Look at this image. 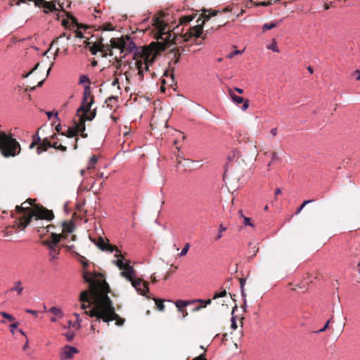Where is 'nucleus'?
I'll return each mask as SVG.
<instances>
[{
    "instance_id": "1",
    "label": "nucleus",
    "mask_w": 360,
    "mask_h": 360,
    "mask_svg": "<svg viewBox=\"0 0 360 360\" xmlns=\"http://www.w3.org/2000/svg\"><path fill=\"white\" fill-rule=\"evenodd\" d=\"M83 278L89 286L88 290L80 293L79 300L82 302L81 307L83 309L94 305L90 310L85 311L86 314L96 317L92 321L91 330H95L96 324L100 323L101 320L106 323L115 321L117 326H122L125 319L115 312L112 302L108 295L110 292V287L103 276L100 273L91 275L89 272H84Z\"/></svg>"
},
{
    "instance_id": "2",
    "label": "nucleus",
    "mask_w": 360,
    "mask_h": 360,
    "mask_svg": "<svg viewBox=\"0 0 360 360\" xmlns=\"http://www.w3.org/2000/svg\"><path fill=\"white\" fill-rule=\"evenodd\" d=\"M153 25L158 30L155 34L158 41L152 42L148 46L143 48L138 52L141 54L140 58H135L134 65L141 77H143L144 70L149 71V67L154 63L160 52L173 44H176L177 37L174 33L166 30L167 25L162 20L157 18Z\"/></svg>"
},
{
    "instance_id": "3",
    "label": "nucleus",
    "mask_w": 360,
    "mask_h": 360,
    "mask_svg": "<svg viewBox=\"0 0 360 360\" xmlns=\"http://www.w3.org/2000/svg\"><path fill=\"white\" fill-rule=\"evenodd\" d=\"M15 212L18 214L23 213L18 220V227L25 229L29 225L32 218L34 217L36 221L39 219H46L51 221L54 218V214L52 210H49L40 204L35 205L33 207L16 206Z\"/></svg>"
},
{
    "instance_id": "4",
    "label": "nucleus",
    "mask_w": 360,
    "mask_h": 360,
    "mask_svg": "<svg viewBox=\"0 0 360 360\" xmlns=\"http://www.w3.org/2000/svg\"><path fill=\"white\" fill-rule=\"evenodd\" d=\"M21 150L20 145L11 134L0 129V152L4 158L15 157Z\"/></svg>"
},
{
    "instance_id": "5",
    "label": "nucleus",
    "mask_w": 360,
    "mask_h": 360,
    "mask_svg": "<svg viewBox=\"0 0 360 360\" xmlns=\"http://www.w3.org/2000/svg\"><path fill=\"white\" fill-rule=\"evenodd\" d=\"M121 270H122L120 273L121 276L130 281L132 286L139 294L146 296V294L149 292L148 283L143 281L141 278H134L135 270L134 267L130 265L129 260L125 262V266Z\"/></svg>"
},
{
    "instance_id": "6",
    "label": "nucleus",
    "mask_w": 360,
    "mask_h": 360,
    "mask_svg": "<svg viewBox=\"0 0 360 360\" xmlns=\"http://www.w3.org/2000/svg\"><path fill=\"white\" fill-rule=\"evenodd\" d=\"M217 13V12L215 11L211 13L207 14L205 11L204 13L202 14V18H203V20H202L201 23L198 24L192 27H190L188 31L186 33H185L183 36L184 41H188L189 39L193 37L195 43L201 44V41L200 43L197 42V39L203 34L202 27L203 25L205 24V22L206 20H209L211 16H215Z\"/></svg>"
},
{
    "instance_id": "7",
    "label": "nucleus",
    "mask_w": 360,
    "mask_h": 360,
    "mask_svg": "<svg viewBox=\"0 0 360 360\" xmlns=\"http://www.w3.org/2000/svg\"><path fill=\"white\" fill-rule=\"evenodd\" d=\"M94 103V98L91 94V91H84V96L82 98V103L80 107L77 110V116L89 117L90 112L94 110L96 111V108L91 109L92 105Z\"/></svg>"
},
{
    "instance_id": "8",
    "label": "nucleus",
    "mask_w": 360,
    "mask_h": 360,
    "mask_svg": "<svg viewBox=\"0 0 360 360\" xmlns=\"http://www.w3.org/2000/svg\"><path fill=\"white\" fill-rule=\"evenodd\" d=\"M94 242L103 251L105 250L109 251L110 252L115 251V257H122L121 251L117 246L105 243L102 237H98L97 241L94 240Z\"/></svg>"
},
{
    "instance_id": "9",
    "label": "nucleus",
    "mask_w": 360,
    "mask_h": 360,
    "mask_svg": "<svg viewBox=\"0 0 360 360\" xmlns=\"http://www.w3.org/2000/svg\"><path fill=\"white\" fill-rule=\"evenodd\" d=\"M151 96V94H149L148 92L134 91V93H131L129 96V101H133L134 102H137L140 104H146L150 101Z\"/></svg>"
},
{
    "instance_id": "10",
    "label": "nucleus",
    "mask_w": 360,
    "mask_h": 360,
    "mask_svg": "<svg viewBox=\"0 0 360 360\" xmlns=\"http://www.w3.org/2000/svg\"><path fill=\"white\" fill-rule=\"evenodd\" d=\"M78 117V123L77 124L76 127H74L75 129H77V134H78L79 132L85 131V122L86 121H91L96 117V110H94V111L91 112L89 117Z\"/></svg>"
},
{
    "instance_id": "11",
    "label": "nucleus",
    "mask_w": 360,
    "mask_h": 360,
    "mask_svg": "<svg viewBox=\"0 0 360 360\" xmlns=\"http://www.w3.org/2000/svg\"><path fill=\"white\" fill-rule=\"evenodd\" d=\"M78 352L76 347L67 345L60 353V360H67L73 357L74 354Z\"/></svg>"
},
{
    "instance_id": "12",
    "label": "nucleus",
    "mask_w": 360,
    "mask_h": 360,
    "mask_svg": "<svg viewBox=\"0 0 360 360\" xmlns=\"http://www.w3.org/2000/svg\"><path fill=\"white\" fill-rule=\"evenodd\" d=\"M232 101L237 105L243 104L242 110H245L249 107V100L245 99L243 96L237 95L235 91H229Z\"/></svg>"
},
{
    "instance_id": "13",
    "label": "nucleus",
    "mask_w": 360,
    "mask_h": 360,
    "mask_svg": "<svg viewBox=\"0 0 360 360\" xmlns=\"http://www.w3.org/2000/svg\"><path fill=\"white\" fill-rule=\"evenodd\" d=\"M123 46V53H127L129 52L133 51L134 49H136V46L134 41L131 40L130 37L126 36L124 38V43L122 44Z\"/></svg>"
},
{
    "instance_id": "14",
    "label": "nucleus",
    "mask_w": 360,
    "mask_h": 360,
    "mask_svg": "<svg viewBox=\"0 0 360 360\" xmlns=\"http://www.w3.org/2000/svg\"><path fill=\"white\" fill-rule=\"evenodd\" d=\"M51 240H44L43 242V244L44 245H55L56 246L57 244L60 242V240L62 239V238H64L65 239V236H64V233H53L52 232L51 233Z\"/></svg>"
},
{
    "instance_id": "15",
    "label": "nucleus",
    "mask_w": 360,
    "mask_h": 360,
    "mask_svg": "<svg viewBox=\"0 0 360 360\" xmlns=\"http://www.w3.org/2000/svg\"><path fill=\"white\" fill-rule=\"evenodd\" d=\"M62 227L63 231L61 233H64L65 239H66L68 238V235L72 233L75 229L74 224L70 221H63Z\"/></svg>"
},
{
    "instance_id": "16",
    "label": "nucleus",
    "mask_w": 360,
    "mask_h": 360,
    "mask_svg": "<svg viewBox=\"0 0 360 360\" xmlns=\"http://www.w3.org/2000/svg\"><path fill=\"white\" fill-rule=\"evenodd\" d=\"M49 250V260L53 262V260L58 259V255L60 254V248L55 245H45Z\"/></svg>"
},
{
    "instance_id": "17",
    "label": "nucleus",
    "mask_w": 360,
    "mask_h": 360,
    "mask_svg": "<svg viewBox=\"0 0 360 360\" xmlns=\"http://www.w3.org/2000/svg\"><path fill=\"white\" fill-rule=\"evenodd\" d=\"M124 37L121 38H112L110 39V49H117L120 50V53H123Z\"/></svg>"
},
{
    "instance_id": "18",
    "label": "nucleus",
    "mask_w": 360,
    "mask_h": 360,
    "mask_svg": "<svg viewBox=\"0 0 360 360\" xmlns=\"http://www.w3.org/2000/svg\"><path fill=\"white\" fill-rule=\"evenodd\" d=\"M41 6L44 8V13H47L49 12L57 11L56 8V5L52 1H43L41 2Z\"/></svg>"
},
{
    "instance_id": "19",
    "label": "nucleus",
    "mask_w": 360,
    "mask_h": 360,
    "mask_svg": "<svg viewBox=\"0 0 360 360\" xmlns=\"http://www.w3.org/2000/svg\"><path fill=\"white\" fill-rule=\"evenodd\" d=\"M51 147V142L47 139H44L37 148V152L38 154H40L43 151H46Z\"/></svg>"
},
{
    "instance_id": "20",
    "label": "nucleus",
    "mask_w": 360,
    "mask_h": 360,
    "mask_svg": "<svg viewBox=\"0 0 360 360\" xmlns=\"http://www.w3.org/2000/svg\"><path fill=\"white\" fill-rule=\"evenodd\" d=\"M191 302H194V303L198 302V303L202 304V307H196L193 309V311H198L200 310L201 309L205 308L207 305L210 304L212 303V300L208 299V300H205L198 299V300H192Z\"/></svg>"
},
{
    "instance_id": "21",
    "label": "nucleus",
    "mask_w": 360,
    "mask_h": 360,
    "mask_svg": "<svg viewBox=\"0 0 360 360\" xmlns=\"http://www.w3.org/2000/svg\"><path fill=\"white\" fill-rule=\"evenodd\" d=\"M99 52L102 53V57L106 56L108 54L112 56V49L108 45H104L101 42L99 43Z\"/></svg>"
},
{
    "instance_id": "22",
    "label": "nucleus",
    "mask_w": 360,
    "mask_h": 360,
    "mask_svg": "<svg viewBox=\"0 0 360 360\" xmlns=\"http://www.w3.org/2000/svg\"><path fill=\"white\" fill-rule=\"evenodd\" d=\"M158 114L159 113L155 112L153 115L152 119H151V125L155 124V125H160V126H163L164 127H167V120L165 119V120H162V122L161 123H159V122H158L159 115Z\"/></svg>"
},
{
    "instance_id": "23",
    "label": "nucleus",
    "mask_w": 360,
    "mask_h": 360,
    "mask_svg": "<svg viewBox=\"0 0 360 360\" xmlns=\"http://www.w3.org/2000/svg\"><path fill=\"white\" fill-rule=\"evenodd\" d=\"M11 291H16L18 295H21L23 287L22 286V282L20 281H15L13 284V287L11 288Z\"/></svg>"
},
{
    "instance_id": "24",
    "label": "nucleus",
    "mask_w": 360,
    "mask_h": 360,
    "mask_svg": "<svg viewBox=\"0 0 360 360\" xmlns=\"http://www.w3.org/2000/svg\"><path fill=\"white\" fill-rule=\"evenodd\" d=\"M79 83L84 84V90H90V81L88 77L82 75L79 78Z\"/></svg>"
},
{
    "instance_id": "25",
    "label": "nucleus",
    "mask_w": 360,
    "mask_h": 360,
    "mask_svg": "<svg viewBox=\"0 0 360 360\" xmlns=\"http://www.w3.org/2000/svg\"><path fill=\"white\" fill-rule=\"evenodd\" d=\"M194 302H191V301H185V300H177L175 302V305L178 308L179 311H181L182 309L188 306V304H193Z\"/></svg>"
},
{
    "instance_id": "26",
    "label": "nucleus",
    "mask_w": 360,
    "mask_h": 360,
    "mask_svg": "<svg viewBox=\"0 0 360 360\" xmlns=\"http://www.w3.org/2000/svg\"><path fill=\"white\" fill-rule=\"evenodd\" d=\"M61 135L67 136L68 138L75 137L77 135V129H75L74 127H70L68 128L66 132H62Z\"/></svg>"
},
{
    "instance_id": "27",
    "label": "nucleus",
    "mask_w": 360,
    "mask_h": 360,
    "mask_svg": "<svg viewBox=\"0 0 360 360\" xmlns=\"http://www.w3.org/2000/svg\"><path fill=\"white\" fill-rule=\"evenodd\" d=\"M70 35H68L65 32L62 33L58 37L56 38L51 44L49 50L51 49L55 44L58 43V41L60 39H62L63 38H66L67 40L70 39Z\"/></svg>"
},
{
    "instance_id": "28",
    "label": "nucleus",
    "mask_w": 360,
    "mask_h": 360,
    "mask_svg": "<svg viewBox=\"0 0 360 360\" xmlns=\"http://www.w3.org/2000/svg\"><path fill=\"white\" fill-rule=\"evenodd\" d=\"M105 103L108 107H110L111 108L114 106H116L117 104V97L116 96H112L109 97L105 100Z\"/></svg>"
},
{
    "instance_id": "29",
    "label": "nucleus",
    "mask_w": 360,
    "mask_h": 360,
    "mask_svg": "<svg viewBox=\"0 0 360 360\" xmlns=\"http://www.w3.org/2000/svg\"><path fill=\"white\" fill-rule=\"evenodd\" d=\"M238 214L239 216L243 219V224H244V226H250L251 227H253L254 225L251 222V219L249 218V217H245L243 213H242V211L240 210L238 212Z\"/></svg>"
},
{
    "instance_id": "30",
    "label": "nucleus",
    "mask_w": 360,
    "mask_h": 360,
    "mask_svg": "<svg viewBox=\"0 0 360 360\" xmlns=\"http://www.w3.org/2000/svg\"><path fill=\"white\" fill-rule=\"evenodd\" d=\"M117 260H114L112 262L113 264H115L116 266H117L119 267L120 269H122L124 268V266H125V262H124V256L122 255V257H117Z\"/></svg>"
},
{
    "instance_id": "31",
    "label": "nucleus",
    "mask_w": 360,
    "mask_h": 360,
    "mask_svg": "<svg viewBox=\"0 0 360 360\" xmlns=\"http://www.w3.org/2000/svg\"><path fill=\"white\" fill-rule=\"evenodd\" d=\"M97 160H98V158H97V157L96 155L91 156L90 160H89V161L87 169H94V167H95V165L97 162Z\"/></svg>"
},
{
    "instance_id": "32",
    "label": "nucleus",
    "mask_w": 360,
    "mask_h": 360,
    "mask_svg": "<svg viewBox=\"0 0 360 360\" xmlns=\"http://www.w3.org/2000/svg\"><path fill=\"white\" fill-rule=\"evenodd\" d=\"M281 0H268L267 1H261L256 4V6H269L273 3H277L281 1Z\"/></svg>"
},
{
    "instance_id": "33",
    "label": "nucleus",
    "mask_w": 360,
    "mask_h": 360,
    "mask_svg": "<svg viewBox=\"0 0 360 360\" xmlns=\"http://www.w3.org/2000/svg\"><path fill=\"white\" fill-rule=\"evenodd\" d=\"M49 311L51 314L58 316L59 318H61L63 316V313L62 312V311L60 309L55 307H51L49 309Z\"/></svg>"
},
{
    "instance_id": "34",
    "label": "nucleus",
    "mask_w": 360,
    "mask_h": 360,
    "mask_svg": "<svg viewBox=\"0 0 360 360\" xmlns=\"http://www.w3.org/2000/svg\"><path fill=\"white\" fill-rule=\"evenodd\" d=\"M154 300L158 310L163 311L165 309L164 301L161 299H155Z\"/></svg>"
},
{
    "instance_id": "35",
    "label": "nucleus",
    "mask_w": 360,
    "mask_h": 360,
    "mask_svg": "<svg viewBox=\"0 0 360 360\" xmlns=\"http://www.w3.org/2000/svg\"><path fill=\"white\" fill-rule=\"evenodd\" d=\"M193 15H184L181 16L179 19L180 24H186L189 22H191L193 19Z\"/></svg>"
},
{
    "instance_id": "36",
    "label": "nucleus",
    "mask_w": 360,
    "mask_h": 360,
    "mask_svg": "<svg viewBox=\"0 0 360 360\" xmlns=\"http://www.w3.org/2000/svg\"><path fill=\"white\" fill-rule=\"evenodd\" d=\"M100 29L105 31H112L115 30V27L112 23L108 22L103 24L102 26H100Z\"/></svg>"
},
{
    "instance_id": "37",
    "label": "nucleus",
    "mask_w": 360,
    "mask_h": 360,
    "mask_svg": "<svg viewBox=\"0 0 360 360\" xmlns=\"http://www.w3.org/2000/svg\"><path fill=\"white\" fill-rule=\"evenodd\" d=\"M278 23L274 22H271L270 23H265L262 27V30L264 32L266 31V30H271V29L276 27L278 25Z\"/></svg>"
},
{
    "instance_id": "38",
    "label": "nucleus",
    "mask_w": 360,
    "mask_h": 360,
    "mask_svg": "<svg viewBox=\"0 0 360 360\" xmlns=\"http://www.w3.org/2000/svg\"><path fill=\"white\" fill-rule=\"evenodd\" d=\"M51 147L63 152L67 150L66 146H64L62 144H59L58 142H54L53 144H51Z\"/></svg>"
},
{
    "instance_id": "39",
    "label": "nucleus",
    "mask_w": 360,
    "mask_h": 360,
    "mask_svg": "<svg viewBox=\"0 0 360 360\" xmlns=\"http://www.w3.org/2000/svg\"><path fill=\"white\" fill-rule=\"evenodd\" d=\"M92 55H96L99 51V43H94L89 49Z\"/></svg>"
},
{
    "instance_id": "40",
    "label": "nucleus",
    "mask_w": 360,
    "mask_h": 360,
    "mask_svg": "<svg viewBox=\"0 0 360 360\" xmlns=\"http://www.w3.org/2000/svg\"><path fill=\"white\" fill-rule=\"evenodd\" d=\"M39 66V63H37L35 65V66L30 71L28 72L27 73H23L22 74V78H26L28 76H30V75H32L34 73V72L37 70L38 67Z\"/></svg>"
},
{
    "instance_id": "41",
    "label": "nucleus",
    "mask_w": 360,
    "mask_h": 360,
    "mask_svg": "<svg viewBox=\"0 0 360 360\" xmlns=\"http://www.w3.org/2000/svg\"><path fill=\"white\" fill-rule=\"evenodd\" d=\"M0 315L2 316L4 318L8 319L9 321H13L15 320V318L10 314H8L5 311L0 312Z\"/></svg>"
},
{
    "instance_id": "42",
    "label": "nucleus",
    "mask_w": 360,
    "mask_h": 360,
    "mask_svg": "<svg viewBox=\"0 0 360 360\" xmlns=\"http://www.w3.org/2000/svg\"><path fill=\"white\" fill-rule=\"evenodd\" d=\"M227 292H226V290H223L222 291H221L220 292H215L214 296H213V300H216V299H218L219 297H225L226 295Z\"/></svg>"
},
{
    "instance_id": "43",
    "label": "nucleus",
    "mask_w": 360,
    "mask_h": 360,
    "mask_svg": "<svg viewBox=\"0 0 360 360\" xmlns=\"http://www.w3.org/2000/svg\"><path fill=\"white\" fill-rule=\"evenodd\" d=\"M54 228V226L53 225H47V226H37V231L39 232L41 231V229H46V232H51L52 229Z\"/></svg>"
},
{
    "instance_id": "44",
    "label": "nucleus",
    "mask_w": 360,
    "mask_h": 360,
    "mask_svg": "<svg viewBox=\"0 0 360 360\" xmlns=\"http://www.w3.org/2000/svg\"><path fill=\"white\" fill-rule=\"evenodd\" d=\"M44 79H42L37 82L36 85H28L24 90H28V87L30 89V90H34L37 87H41L42 84L44 83Z\"/></svg>"
},
{
    "instance_id": "45",
    "label": "nucleus",
    "mask_w": 360,
    "mask_h": 360,
    "mask_svg": "<svg viewBox=\"0 0 360 360\" xmlns=\"http://www.w3.org/2000/svg\"><path fill=\"white\" fill-rule=\"evenodd\" d=\"M245 49H243V50H236V51H234L233 52H231L229 53L226 58H233L234 56L236 55H238V54H242L243 52H244Z\"/></svg>"
},
{
    "instance_id": "46",
    "label": "nucleus",
    "mask_w": 360,
    "mask_h": 360,
    "mask_svg": "<svg viewBox=\"0 0 360 360\" xmlns=\"http://www.w3.org/2000/svg\"><path fill=\"white\" fill-rule=\"evenodd\" d=\"M35 202L36 199L28 198L27 199L26 201L22 202L20 206H23L24 205L28 204V205L32 206V207H33L36 205Z\"/></svg>"
},
{
    "instance_id": "47",
    "label": "nucleus",
    "mask_w": 360,
    "mask_h": 360,
    "mask_svg": "<svg viewBox=\"0 0 360 360\" xmlns=\"http://www.w3.org/2000/svg\"><path fill=\"white\" fill-rule=\"evenodd\" d=\"M278 160V158L277 156V153L275 151L272 152L271 161L267 165L268 167H269L271 166V163L276 162Z\"/></svg>"
},
{
    "instance_id": "48",
    "label": "nucleus",
    "mask_w": 360,
    "mask_h": 360,
    "mask_svg": "<svg viewBox=\"0 0 360 360\" xmlns=\"http://www.w3.org/2000/svg\"><path fill=\"white\" fill-rule=\"evenodd\" d=\"M267 49H271V50H272L274 52H277V53L279 52V49H278V48L277 46V44L274 41H273L272 44H271L270 45H269L267 46Z\"/></svg>"
},
{
    "instance_id": "49",
    "label": "nucleus",
    "mask_w": 360,
    "mask_h": 360,
    "mask_svg": "<svg viewBox=\"0 0 360 360\" xmlns=\"http://www.w3.org/2000/svg\"><path fill=\"white\" fill-rule=\"evenodd\" d=\"M22 3H26L27 1H32L34 3L35 6H41V2L44 1L45 0H19Z\"/></svg>"
},
{
    "instance_id": "50",
    "label": "nucleus",
    "mask_w": 360,
    "mask_h": 360,
    "mask_svg": "<svg viewBox=\"0 0 360 360\" xmlns=\"http://www.w3.org/2000/svg\"><path fill=\"white\" fill-rule=\"evenodd\" d=\"M226 230V227L224 226L222 224H220L219 234L216 238L217 240H219L222 237V232L225 231Z\"/></svg>"
},
{
    "instance_id": "51",
    "label": "nucleus",
    "mask_w": 360,
    "mask_h": 360,
    "mask_svg": "<svg viewBox=\"0 0 360 360\" xmlns=\"http://www.w3.org/2000/svg\"><path fill=\"white\" fill-rule=\"evenodd\" d=\"M189 248H190V244L189 243L185 244L184 248L182 249V250L180 253V256H185L188 253Z\"/></svg>"
},
{
    "instance_id": "52",
    "label": "nucleus",
    "mask_w": 360,
    "mask_h": 360,
    "mask_svg": "<svg viewBox=\"0 0 360 360\" xmlns=\"http://www.w3.org/2000/svg\"><path fill=\"white\" fill-rule=\"evenodd\" d=\"M245 279L240 278V285L241 293H242V296L243 297H245V292H244V285H245Z\"/></svg>"
},
{
    "instance_id": "53",
    "label": "nucleus",
    "mask_w": 360,
    "mask_h": 360,
    "mask_svg": "<svg viewBox=\"0 0 360 360\" xmlns=\"http://www.w3.org/2000/svg\"><path fill=\"white\" fill-rule=\"evenodd\" d=\"M312 202V200H305L303 202V203L300 206V207L297 209V212H296V214H299L302 210L304 207V206L306 205H307L308 203Z\"/></svg>"
},
{
    "instance_id": "54",
    "label": "nucleus",
    "mask_w": 360,
    "mask_h": 360,
    "mask_svg": "<svg viewBox=\"0 0 360 360\" xmlns=\"http://www.w3.org/2000/svg\"><path fill=\"white\" fill-rule=\"evenodd\" d=\"M258 251H259V248L256 245H254V246L252 248V251H250V252H252V255L251 256H250V258H252L253 257L256 256Z\"/></svg>"
},
{
    "instance_id": "55",
    "label": "nucleus",
    "mask_w": 360,
    "mask_h": 360,
    "mask_svg": "<svg viewBox=\"0 0 360 360\" xmlns=\"http://www.w3.org/2000/svg\"><path fill=\"white\" fill-rule=\"evenodd\" d=\"M19 326V323L18 322H15V323H13L12 324H11L10 326V330H11V332L13 334L14 333V330L15 328H17Z\"/></svg>"
},
{
    "instance_id": "56",
    "label": "nucleus",
    "mask_w": 360,
    "mask_h": 360,
    "mask_svg": "<svg viewBox=\"0 0 360 360\" xmlns=\"http://www.w3.org/2000/svg\"><path fill=\"white\" fill-rule=\"evenodd\" d=\"M330 321V320H328L326 323V324L323 326V327L322 328H321L319 330H318L316 333H323V332L326 331L328 328Z\"/></svg>"
},
{
    "instance_id": "57",
    "label": "nucleus",
    "mask_w": 360,
    "mask_h": 360,
    "mask_svg": "<svg viewBox=\"0 0 360 360\" xmlns=\"http://www.w3.org/2000/svg\"><path fill=\"white\" fill-rule=\"evenodd\" d=\"M47 116H48V118L49 119H51V117L54 115V117H56V119L58 120V112L56 111L54 114L53 112H46Z\"/></svg>"
},
{
    "instance_id": "58",
    "label": "nucleus",
    "mask_w": 360,
    "mask_h": 360,
    "mask_svg": "<svg viewBox=\"0 0 360 360\" xmlns=\"http://www.w3.org/2000/svg\"><path fill=\"white\" fill-rule=\"evenodd\" d=\"M231 321V328L233 330H236L237 328V324H236V321L235 317H232Z\"/></svg>"
},
{
    "instance_id": "59",
    "label": "nucleus",
    "mask_w": 360,
    "mask_h": 360,
    "mask_svg": "<svg viewBox=\"0 0 360 360\" xmlns=\"http://www.w3.org/2000/svg\"><path fill=\"white\" fill-rule=\"evenodd\" d=\"M75 36L77 38H85V37L83 35V33L79 30L75 31Z\"/></svg>"
},
{
    "instance_id": "60",
    "label": "nucleus",
    "mask_w": 360,
    "mask_h": 360,
    "mask_svg": "<svg viewBox=\"0 0 360 360\" xmlns=\"http://www.w3.org/2000/svg\"><path fill=\"white\" fill-rule=\"evenodd\" d=\"M193 360H206L205 357V354H202L200 356L194 358Z\"/></svg>"
},
{
    "instance_id": "61",
    "label": "nucleus",
    "mask_w": 360,
    "mask_h": 360,
    "mask_svg": "<svg viewBox=\"0 0 360 360\" xmlns=\"http://www.w3.org/2000/svg\"><path fill=\"white\" fill-rule=\"evenodd\" d=\"M179 311L182 314V318H185L188 315V311L184 309H182V310Z\"/></svg>"
},
{
    "instance_id": "62",
    "label": "nucleus",
    "mask_w": 360,
    "mask_h": 360,
    "mask_svg": "<svg viewBox=\"0 0 360 360\" xmlns=\"http://www.w3.org/2000/svg\"><path fill=\"white\" fill-rule=\"evenodd\" d=\"M270 133L273 136H276L277 135V128L271 129Z\"/></svg>"
},
{
    "instance_id": "63",
    "label": "nucleus",
    "mask_w": 360,
    "mask_h": 360,
    "mask_svg": "<svg viewBox=\"0 0 360 360\" xmlns=\"http://www.w3.org/2000/svg\"><path fill=\"white\" fill-rule=\"evenodd\" d=\"M74 335H74V333H70V334H67V335H66V337H67L68 340V341H71V340L73 339Z\"/></svg>"
},
{
    "instance_id": "64",
    "label": "nucleus",
    "mask_w": 360,
    "mask_h": 360,
    "mask_svg": "<svg viewBox=\"0 0 360 360\" xmlns=\"http://www.w3.org/2000/svg\"><path fill=\"white\" fill-rule=\"evenodd\" d=\"M354 75H356V79L360 81V71L359 70L354 71Z\"/></svg>"
}]
</instances>
